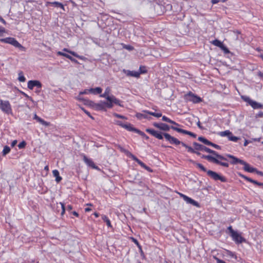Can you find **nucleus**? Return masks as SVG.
Returning <instances> with one entry per match:
<instances>
[{"mask_svg":"<svg viewBox=\"0 0 263 263\" xmlns=\"http://www.w3.org/2000/svg\"><path fill=\"white\" fill-rule=\"evenodd\" d=\"M227 0H211V2L213 4H217L218 2H225Z\"/></svg>","mask_w":263,"mask_h":263,"instance_id":"obj_52","label":"nucleus"},{"mask_svg":"<svg viewBox=\"0 0 263 263\" xmlns=\"http://www.w3.org/2000/svg\"><path fill=\"white\" fill-rule=\"evenodd\" d=\"M102 219L106 223V224L108 227H111V222L109 219L106 215H102Z\"/></svg>","mask_w":263,"mask_h":263,"instance_id":"obj_35","label":"nucleus"},{"mask_svg":"<svg viewBox=\"0 0 263 263\" xmlns=\"http://www.w3.org/2000/svg\"><path fill=\"white\" fill-rule=\"evenodd\" d=\"M220 48L224 51V52L225 53H228L230 52L228 48L226 46H224L223 44H222V45L221 46Z\"/></svg>","mask_w":263,"mask_h":263,"instance_id":"obj_43","label":"nucleus"},{"mask_svg":"<svg viewBox=\"0 0 263 263\" xmlns=\"http://www.w3.org/2000/svg\"><path fill=\"white\" fill-rule=\"evenodd\" d=\"M194 149L196 151H203L210 154H213L215 157L211 155H202V158L206 159L209 161L212 162L222 166L228 167L229 165L227 162H222L220 160L228 161L227 159L223 156L218 154L216 151H214L202 144L194 142L193 143Z\"/></svg>","mask_w":263,"mask_h":263,"instance_id":"obj_1","label":"nucleus"},{"mask_svg":"<svg viewBox=\"0 0 263 263\" xmlns=\"http://www.w3.org/2000/svg\"><path fill=\"white\" fill-rule=\"evenodd\" d=\"M54 177H55V181L58 183L62 180V177L60 176L59 172L58 170H54L52 171Z\"/></svg>","mask_w":263,"mask_h":263,"instance_id":"obj_24","label":"nucleus"},{"mask_svg":"<svg viewBox=\"0 0 263 263\" xmlns=\"http://www.w3.org/2000/svg\"><path fill=\"white\" fill-rule=\"evenodd\" d=\"M123 128H125L128 131L135 132H136V130L137 129V128H135V127H133L132 125L130 123L125 124L124 125Z\"/></svg>","mask_w":263,"mask_h":263,"instance_id":"obj_27","label":"nucleus"},{"mask_svg":"<svg viewBox=\"0 0 263 263\" xmlns=\"http://www.w3.org/2000/svg\"><path fill=\"white\" fill-rule=\"evenodd\" d=\"M179 195L181 197H182L184 200H185V198H186L187 196L182 194V193H179Z\"/></svg>","mask_w":263,"mask_h":263,"instance_id":"obj_58","label":"nucleus"},{"mask_svg":"<svg viewBox=\"0 0 263 263\" xmlns=\"http://www.w3.org/2000/svg\"><path fill=\"white\" fill-rule=\"evenodd\" d=\"M255 118H263V112L259 111L258 114H256Z\"/></svg>","mask_w":263,"mask_h":263,"instance_id":"obj_51","label":"nucleus"},{"mask_svg":"<svg viewBox=\"0 0 263 263\" xmlns=\"http://www.w3.org/2000/svg\"><path fill=\"white\" fill-rule=\"evenodd\" d=\"M0 109L6 114L10 115L12 114L11 104L7 100L3 101L0 99Z\"/></svg>","mask_w":263,"mask_h":263,"instance_id":"obj_4","label":"nucleus"},{"mask_svg":"<svg viewBox=\"0 0 263 263\" xmlns=\"http://www.w3.org/2000/svg\"><path fill=\"white\" fill-rule=\"evenodd\" d=\"M88 91L90 93H93V94H100L102 91V89L101 87H96L95 88H90L88 89Z\"/></svg>","mask_w":263,"mask_h":263,"instance_id":"obj_22","label":"nucleus"},{"mask_svg":"<svg viewBox=\"0 0 263 263\" xmlns=\"http://www.w3.org/2000/svg\"><path fill=\"white\" fill-rule=\"evenodd\" d=\"M35 86H36L38 89H41L42 84L37 80H30L28 82V88L29 89H33V87Z\"/></svg>","mask_w":263,"mask_h":263,"instance_id":"obj_13","label":"nucleus"},{"mask_svg":"<svg viewBox=\"0 0 263 263\" xmlns=\"http://www.w3.org/2000/svg\"><path fill=\"white\" fill-rule=\"evenodd\" d=\"M57 209H59L58 212L60 211V209L61 210V215H63V214H64L65 211V208L64 203H63L62 202H60L59 204L58 203L57 204Z\"/></svg>","mask_w":263,"mask_h":263,"instance_id":"obj_30","label":"nucleus"},{"mask_svg":"<svg viewBox=\"0 0 263 263\" xmlns=\"http://www.w3.org/2000/svg\"><path fill=\"white\" fill-rule=\"evenodd\" d=\"M118 148L120 149V151L124 154H125L128 157H131L133 154L129 152L128 151L124 149L123 147H122L120 145H118Z\"/></svg>","mask_w":263,"mask_h":263,"instance_id":"obj_29","label":"nucleus"},{"mask_svg":"<svg viewBox=\"0 0 263 263\" xmlns=\"http://www.w3.org/2000/svg\"><path fill=\"white\" fill-rule=\"evenodd\" d=\"M82 109L83 110V111H84V112L90 118H91V119H93V118L91 116L89 112H88V111H87L86 110L84 109V108H82Z\"/></svg>","mask_w":263,"mask_h":263,"instance_id":"obj_54","label":"nucleus"},{"mask_svg":"<svg viewBox=\"0 0 263 263\" xmlns=\"http://www.w3.org/2000/svg\"><path fill=\"white\" fill-rule=\"evenodd\" d=\"M72 214H73V215H74V216H76L77 217L79 216V214L77 212H76V211H73L72 212Z\"/></svg>","mask_w":263,"mask_h":263,"instance_id":"obj_63","label":"nucleus"},{"mask_svg":"<svg viewBox=\"0 0 263 263\" xmlns=\"http://www.w3.org/2000/svg\"><path fill=\"white\" fill-rule=\"evenodd\" d=\"M218 135L221 137H227L230 141L233 142H237L240 139L239 137L233 136L232 133L229 130L220 132Z\"/></svg>","mask_w":263,"mask_h":263,"instance_id":"obj_7","label":"nucleus"},{"mask_svg":"<svg viewBox=\"0 0 263 263\" xmlns=\"http://www.w3.org/2000/svg\"><path fill=\"white\" fill-rule=\"evenodd\" d=\"M143 168H145V170H146L147 171H148L149 172H153L152 170L149 167L147 166L146 165H145V166Z\"/></svg>","mask_w":263,"mask_h":263,"instance_id":"obj_55","label":"nucleus"},{"mask_svg":"<svg viewBox=\"0 0 263 263\" xmlns=\"http://www.w3.org/2000/svg\"><path fill=\"white\" fill-rule=\"evenodd\" d=\"M0 41L4 43L10 44L15 47H23V46L13 37H8L5 39H1Z\"/></svg>","mask_w":263,"mask_h":263,"instance_id":"obj_10","label":"nucleus"},{"mask_svg":"<svg viewBox=\"0 0 263 263\" xmlns=\"http://www.w3.org/2000/svg\"><path fill=\"white\" fill-rule=\"evenodd\" d=\"M115 123L118 125H119V126L122 127H123L124 125L125 124L123 123L121 121H119V120L115 121Z\"/></svg>","mask_w":263,"mask_h":263,"instance_id":"obj_47","label":"nucleus"},{"mask_svg":"<svg viewBox=\"0 0 263 263\" xmlns=\"http://www.w3.org/2000/svg\"><path fill=\"white\" fill-rule=\"evenodd\" d=\"M26 145V143L25 141H22L21 143H20L18 145V147L19 148H23L25 147V145Z\"/></svg>","mask_w":263,"mask_h":263,"instance_id":"obj_45","label":"nucleus"},{"mask_svg":"<svg viewBox=\"0 0 263 263\" xmlns=\"http://www.w3.org/2000/svg\"><path fill=\"white\" fill-rule=\"evenodd\" d=\"M193 163L196 165L199 168H200L203 172L207 173V171H208L202 164L199 163H197L195 161H193Z\"/></svg>","mask_w":263,"mask_h":263,"instance_id":"obj_33","label":"nucleus"},{"mask_svg":"<svg viewBox=\"0 0 263 263\" xmlns=\"http://www.w3.org/2000/svg\"><path fill=\"white\" fill-rule=\"evenodd\" d=\"M198 140L207 145L210 146V145L211 144V141H209L208 139L203 137H199Z\"/></svg>","mask_w":263,"mask_h":263,"instance_id":"obj_32","label":"nucleus"},{"mask_svg":"<svg viewBox=\"0 0 263 263\" xmlns=\"http://www.w3.org/2000/svg\"><path fill=\"white\" fill-rule=\"evenodd\" d=\"M0 21L5 25L6 24V21L1 16H0Z\"/></svg>","mask_w":263,"mask_h":263,"instance_id":"obj_60","label":"nucleus"},{"mask_svg":"<svg viewBox=\"0 0 263 263\" xmlns=\"http://www.w3.org/2000/svg\"><path fill=\"white\" fill-rule=\"evenodd\" d=\"M153 125L155 127L164 131H168L171 128L168 125L162 123H158L155 122L153 123Z\"/></svg>","mask_w":263,"mask_h":263,"instance_id":"obj_15","label":"nucleus"},{"mask_svg":"<svg viewBox=\"0 0 263 263\" xmlns=\"http://www.w3.org/2000/svg\"><path fill=\"white\" fill-rule=\"evenodd\" d=\"M241 164L244 166L243 170L246 172L249 173H254L256 171V168L251 167L248 163H247L245 161H243V163H242Z\"/></svg>","mask_w":263,"mask_h":263,"instance_id":"obj_17","label":"nucleus"},{"mask_svg":"<svg viewBox=\"0 0 263 263\" xmlns=\"http://www.w3.org/2000/svg\"><path fill=\"white\" fill-rule=\"evenodd\" d=\"M140 74L141 73H145L146 72V70L145 69V67L144 66H141L139 68Z\"/></svg>","mask_w":263,"mask_h":263,"instance_id":"obj_44","label":"nucleus"},{"mask_svg":"<svg viewBox=\"0 0 263 263\" xmlns=\"http://www.w3.org/2000/svg\"><path fill=\"white\" fill-rule=\"evenodd\" d=\"M243 100L248 103L253 109L263 108V105L251 100L249 97L241 96Z\"/></svg>","mask_w":263,"mask_h":263,"instance_id":"obj_5","label":"nucleus"},{"mask_svg":"<svg viewBox=\"0 0 263 263\" xmlns=\"http://www.w3.org/2000/svg\"><path fill=\"white\" fill-rule=\"evenodd\" d=\"M210 146H213V147L215 148L216 149H221V147L218 145H217L216 144H214L212 142H211V144L210 145Z\"/></svg>","mask_w":263,"mask_h":263,"instance_id":"obj_48","label":"nucleus"},{"mask_svg":"<svg viewBox=\"0 0 263 263\" xmlns=\"http://www.w3.org/2000/svg\"><path fill=\"white\" fill-rule=\"evenodd\" d=\"M162 120L163 121L168 122V123H171L176 126H180V125L179 124H178L177 123L175 122V121L171 120L170 119H169L168 118H167V117H166L165 116H162Z\"/></svg>","mask_w":263,"mask_h":263,"instance_id":"obj_25","label":"nucleus"},{"mask_svg":"<svg viewBox=\"0 0 263 263\" xmlns=\"http://www.w3.org/2000/svg\"><path fill=\"white\" fill-rule=\"evenodd\" d=\"M133 160L137 162L141 167L143 168L145 166V164L140 160L138 158H137L135 156L133 155L130 157Z\"/></svg>","mask_w":263,"mask_h":263,"instance_id":"obj_31","label":"nucleus"},{"mask_svg":"<svg viewBox=\"0 0 263 263\" xmlns=\"http://www.w3.org/2000/svg\"><path fill=\"white\" fill-rule=\"evenodd\" d=\"M184 201H185L187 203L192 204L193 205L196 207H199V204L198 202L189 197L188 196L186 197Z\"/></svg>","mask_w":263,"mask_h":263,"instance_id":"obj_20","label":"nucleus"},{"mask_svg":"<svg viewBox=\"0 0 263 263\" xmlns=\"http://www.w3.org/2000/svg\"><path fill=\"white\" fill-rule=\"evenodd\" d=\"M248 143H249V141L247 140H245V141L244 142L243 145L245 146H246L248 145Z\"/></svg>","mask_w":263,"mask_h":263,"instance_id":"obj_64","label":"nucleus"},{"mask_svg":"<svg viewBox=\"0 0 263 263\" xmlns=\"http://www.w3.org/2000/svg\"><path fill=\"white\" fill-rule=\"evenodd\" d=\"M123 72L128 77H133L135 78H139L140 75V73L139 71H130L129 70L123 69Z\"/></svg>","mask_w":263,"mask_h":263,"instance_id":"obj_16","label":"nucleus"},{"mask_svg":"<svg viewBox=\"0 0 263 263\" xmlns=\"http://www.w3.org/2000/svg\"><path fill=\"white\" fill-rule=\"evenodd\" d=\"M183 146L185 147L187 149L188 152L196 154V155L199 156L201 155V153L198 152V151L195 150L194 148H193L192 147L188 146L186 144H183Z\"/></svg>","mask_w":263,"mask_h":263,"instance_id":"obj_21","label":"nucleus"},{"mask_svg":"<svg viewBox=\"0 0 263 263\" xmlns=\"http://www.w3.org/2000/svg\"><path fill=\"white\" fill-rule=\"evenodd\" d=\"M228 230H229L230 236L232 237L233 240L235 241V242L237 243H241L243 242L246 241V239L242 237L237 232L235 231L233 229L232 226H229L228 228Z\"/></svg>","mask_w":263,"mask_h":263,"instance_id":"obj_3","label":"nucleus"},{"mask_svg":"<svg viewBox=\"0 0 263 263\" xmlns=\"http://www.w3.org/2000/svg\"><path fill=\"white\" fill-rule=\"evenodd\" d=\"M18 75H19V77H18V80H19V81L22 82H25L26 80V79H25V77L23 75V72L21 71V72H19Z\"/></svg>","mask_w":263,"mask_h":263,"instance_id":"obj_39","label":"nucleus"},{"mask_svg":"<svg viewBox=\"0 0 263 263\" xmlns=\"http://www.w3.org/2000/svg\"><path fill=\"white\" fill-rule=\"evenodd\" d=\"M63 51H66V52H67L69 53H70L71 54H72V55H73L74 57H77L80 59H81V60H83L84 57H82V56H80L79 55H78L77 53H76L74 51H70L69 50H68V49L67 48H64L63 49Z\"/></svg>","mask_w":263,"mask_h":263,"instance_id":"obj_26","label":"nucleus"},{"mask_svg":"<svg viewBox=\"0 0 263 263\" xmlns=\"http://www.w3.org/2000/svg\"><path fill=\"white\" fill-rule=\"evenodd\" d=\"M163 136L165 139L168 141L171 144L179 145L181 144L183 146V144H185V143L179 141L177 138L171 136L170 134L167 133H163Z\"/></svg>","mask_w":263,"mask_h":263,"instance_id":"obj_9","label":"nucleus"},{"mask_svg":"<svg viewBox=\"0 0 263 263\" xmlns=\"http://www.w3.org/2000/svg\"><path fill=\"white\" fill-rule=\"evenodd\" d=\"M238 175L241 178L245 179V180H247L248 181H250V180L251 179L250 178H249V177L246 176L245 175H242V174H241L240 173H239Z\"/></svg>","mask_w":263,"mask_h":263,"instance_id":"obj_49","label":"nucleus"},{"mask_svg":"<svg viewBox=\"0 0 263 263\" xmlns=\"http://www.w3.org/2000/svg\"><path fill=\"white\" fill-rule=\"evenodd\" d=\"M226 156L232 159L231 163L233 164H236L237 163H240L241 164L242 163H243V160L237 158L232 155L227 154Z\"/></svg>","mask_w":263,"mask_h":263,"instance_id":"obj_18","label":"nucleus"},{"mask_svg":"<svg viewBox=\"0 0 263 263\" xmlns=\"http://www.w3.org/2000/svg\"><path fill=\"white\" fill-rule=\"evenodd\" d=\"M22 93H23V95L25 97H27V98H29L30 100H32V98H31V97H30L29 96H28L26 93H24V92H23Z\"/></svg>","mask_w":263,"mask_h":263,"instance_id":"obj_61","label":"nucleus"},{"mask_svg":"<svg viewBox=\"0 0 263 263\" xmlns=\"http://www.w3.org/2000/svg\"><path fill=\"white\" fill-rule=\"evenodd\" d=\"M89 105L92 106L93 107L98 110H104L105 107H106V102H101L99 103H95L92 101H88Z\"/></svg>","mask_w":263,"mask_h":263,"instance_id":"obj_11","label":"nucleus"},{"mask_svg":"<svg viewBox=\"0 0 263 263\" xmlns=\"http://www.w3.org/2000/svg\"><path fill=\"white\" fill-rule=\"evenodd\" d=\"M57 54L58 55H62V56H64V57L67 58V59H69L71 61H72L73 62H74L76 63H78V62L76 59H74L71 56H70V55H69L67 53H64L61 51H59V52H58Z\"/></svg>","mask_w":263,"mask_h":263,"instance_id":"obj_19","label":"nucleus"},{"mask_svg":"<svg viewBox=\"0 0 263 263\" xmlns=\"http://www.w3.org/2000/svg\"><path fill=\"white\" fill-rule=\"evenodd\" d=\"M83 159L85 163L89 167H92V168L96 169L99 170V168L95 165L93 161L88 158L85 155H83Z\"/></svg>","mask_w":263,"mask_h":263,"instance_id":"obj_14","label":"nucleus"},{"mask_svg":"<svg viewBox=\"0 0 263 263\" xmlns=\"http://www.w3.org/2000/svg\"><path fill=\"white\" fill-rule=\"evenodd\" d=\"M136 133L139 134V135H140L142 137L145 138L146 139L148 138V136H147L143 132H141V130H140L138 129L136 130Z\"/></svg>","mask_w":263,"mask_h":263,"instance_id":"obj_42","label":"nucleus"},{"mask_svg":"<svg viewBox=\"0 0 263 263\" xmlns=\"http://www.w3.org/2000/svg\"><path fill=\"white\" fill-rule=\"evenodd\" d=\"M188 135H190L191 136V137H193L194 138H196V135L192 132H191L190 131H188V133H187V134Z\"/></svg>","mask_w":263,"mask_h":263,"instance_id":"obj_53","label":"nucleus"},{"mask_svg":"<svg viewBox=\"0 0 263 263\" xmlns=\"http://www.w3.org/2000/svg\"><path fill=\"white\" fill-rule=\"evenodd\" d=\"M207 175L215 181L220 180L222 182H225L227 181L225 177L221 176L216 172L211 170L207 171Z\"/></svg>","mask_w":263,"mask_h":263,"instance_id":"obj_8","label":"nucleus"},{"mask_svg":"<svg viewBox=\"0 0 263 263\" xmlns=\"http://www.w3.org/2000/svg\"><path fill=\"white\" fill-rule=\"evenodd\" d=\"M249 182H250L251 183H254L255 184H256V185H257L258 186H261L263 188V183L259 182H258V181H257L256 180H253V179H252L251 178L250 179Z\"/></svg>","mask_w":263,"mask_h":263,"instance_id":"obj_40","label":"nucleus"},{"mask_svg":"<svg viewBox=\"0 0 263 263\" xmlns=\"http://www.w3.org/2000/svg\"><path fill=\"white\" fill-rule=\"evenodd\" d=\"M184 99L186 100L192 102L194 103H198L202 101V99L200 97L195 95L191 91L185 95Z\"/></svg>","mask_w":263,"mask_h":263,"instance_id":"obj_6","label":"nucleus"},{"mask_svg":"<svg viewBox=\"0 0 263 263\" xmlns=\"http://www.w3.org/2000/svg\"><path fill=\"white\" fill-rule=\"evenodd\" d=\"M146 132L158 139L161 140L163 138V134L162 135L161 132H158L154 129L147 128Z\"/></svg>","mask_w":263,"mask_h":263,"instance_id":"obj_12","label":"nucleus"},{"mask_svg":"<svg viewBox=\"0 0 263 263\" xmlns=\"http://www.w3.org/2000/svg\"><path fill=\"white\" fill-rule=\"evenodd\" d=\"M10 152V148L8 146H5L2 152L3 155L5 156Z\"/></svg>","mask_w":263,"mask_h":263,"instance_id":"obj_37","label":"nucleus"},{"mask_svg":"<svg viewBox=\"0 0 263 263\" xmlns=\"http://www.w3.org/2000/svg\"><path fill=\"white\" fill-rule=\"evenodd\" d=\"M88 89H85L84 91L80 92V95L86 94L88 93Z\"/></svg>","mask_w":263,"mask_h":263,"instance_id":"obj_56","label":"nucleus"},{"mask_svg":"<svg viewBox=\"0 0 263 263\" xmlns=\"http://www.w3.org/2000/svg\"><path fill=\"white\" fill-rule=\"evenodd\" d=\"M147 114L145 112V114H140V113H139V114H137L136 116L138 118L141 119L142 118H148V116H147Z\"/></svg>","mask_w":263,"mask_h":263,"instance_id":"obj_38","label":"nucleus"},{"mask_svg":"<svg viewBox=\"0 0 263 263\" xmlns=\"http://www.w3.org/2000/svg\"><path fill=\"white\" fill-rule=\"evenodd\" d=\"M214 258L216 260V263H226L223 260H221L220 259L217 258L216 256H214Z\"/></svg>","mask_w":263,"mask_h":263,"instance_id":"obj_50","label":"nucleus"},{"mask_svg":"<svg viewBox=\"0 0 263 263\" xmlns=\"http://www.w3.org/2000/svg\"><path fill=\"white\" fill-rule=\"evenodd\" d=\"M110 90V88L107 87L105 92L100 95L101 97L104 98L107 100L106 102H107L106 103V107L109 108H112L114 104L121 106L120 101L114 95H109Z\"/></svg>","mask_w":263,"mask_h":263,"instance_id":"obj_2","label":"nucleus"},{"mask_svg":"<svg viewBox=\"0 0 263 263\" xmlns=\"http://www.w3.org/2000/svg\"><path fill=\"white\" fill-rule=\"evenodd\" d=\"M144 112L147 113L148 115L153 116L157 118H159L162 116L161 113H156V112H151V111H146V110L144 111Z\"/></svg>","mask_w":263,"mask_h":263,"instance_id":"obj_34","label":"nucleus"},{"mask_svg":"<svg viewBox=\"0 0 263 263\" xmlns=\"http://www.w3.org/2000/svg\"><path fill=\"white\" fill-rule=\"evenodd\" d=\"M212 43L214 45H215V46H217V47H220V48L221 47V46H222V44H222V43L221 41H220L219 40H217V39H216V40H215L213 41L212 42Z\"/></svg>","mask_w":263,"mask_h":263,"instance_id":"obj_36","label":"nucleus"},{"mask_svg":"<svg viewBox=\"0 0 263 263\" xmlns=\"http://www.w3.org/2000/svg\"><path fill=\"white\" fill-rule=\"evenodd\" d=\"M17 143V140H13L11 143V146L14 147Z\"/></svg>","mask_w":263,"mask_h":263,"instance_id":"obj_59","label":"nucleus"},{"mask_svg":"<svg viewBox=\"0 0 263 263\" xmlns=\"http://www.w3.org/2000/svg\"><path fill=\"white\" fill-rule=\"evenodd\" d=\"M228 254L232 257H236V255L233 252H232L231 251L229 252Z\"/></svg>","mask_w":263,"mask_h":263,"instance_id":"obj_57","label":"nucleus"},{"mask_svg":"<svg viewBox=\"0 0 263 263\" xmlns=\"http://www.w3.org/2000/svg\"><path fill=\"white\" fill-rule=\"evenodd\" d=\"M171 128L178 132V133H182V134H187V133H188V130H184V129H181V128H178L177 127H175V126H172L171 127Z\"/></svg>","mask_w":263,"mask_h":263,"instance_id":"obj_28","label":"nucleus"},{"mask_svg":"<svg viewBox=\"0 0 263 263\" xmlns=\"http://www.w3.org/2000/svg\"><path fill=\"white\" fill-rule=\"evenodd\" d=\"M53 5H54L55 6L57 7H60L63 9H64V6L61 3H59V2H54L52 3Z\"/></svg>","mask_w":263,"mask_h":263,"instance_id":"obj_41","label":"nucleus"},{"mask_svg":"<svg viewBox=\"0 0 263 263\" xmlns=\"http://www.w3.org/2000/svg\"><path fill=\"white\" fill-rule=\"evenodd\" d=\"M114 116L117 117V118H121V119H126V117H125V116H123L122 115H119V114H116V113H115L114 114Z\"/></svg>","mask_w":263,"mask_h":263,"instance_id":"obj_46","label":"nucleus"},{"mask_svg":"<svg viewBox=\"0 0 263 263\" xmlns=\"http://www.w3.org/2000/svg\"><path fill=\"white\" fill-rule=\"evenodd\" d=\"M256 172L258 174L261 175V176H263V173L261 172H260V171H258L257 170H256V171L255 172Z\"/></svg>","mask_w":263,"mask_h":263,"instance_id":"obj_62","label":"nucleus"},{"mask_svg":"<svg viewBox=\"0 0 263 263\" xmlns=\"http://www.w3.org/2000/svg\"><path fill=\"white\" fill-rule=\"evenodd\" d=\"M34 119L36 120L37 122H40L42 125H45V126H48L49 125V123L47 122L46 121H44L43 119L41 118L40 117H38L36 114L34 116Z\"/></svg>","mask_w":263,"mask_h":263,"instance_id":"obj_23","label":"nucleus"}]
</instances>
